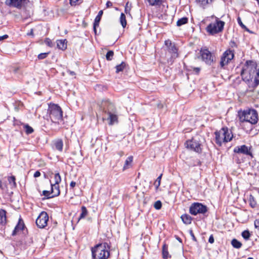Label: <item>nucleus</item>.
<instances>
[{"mask_svg":"<svg viewBox=\"0 0 259 259\" xmlns=\"http://www.w3.org/2000/svg\"><path fill=\"white\" fill-rule=\"evenodd\" d=\"M241 75L246 82L253 79L254 87H257L259 84V69L256 62L253 60L246 61L242 69Z\"/></svg>","mask_w":259,"mask_h":259,"instance_id":"obj_1","label":"nucleus"},{"mask_svg":"<svg viewBox=\"0 0 259 259\" xmlns=\"http://www.w3.org/2000/svg\"><path fill=\"white\" fill-rule=\"evenodd\" d=\"M110 247L107 242L97 245L92 249L93 259H107L110 255Z\"/></svg>","mask_w":259,"mask_h":259,"instance_id":"obj_2","label":"nucleus"},{"mask_svg":"<svg viewBox=\"0 0 259 259\" xmlns=\"http://www.w3.org/2000/svg\"><path fill=\"white\" fill-rule=\"evenodd\" d=\"M215 134V142L219 146H222L224 143L230 141L233 138V134L231 130L227 127H223L220 130L216 131Z\"/></svg>","mask_w":259,"mask_h":259,"instance_id":"obj_3","label":"nucleus"},{"mask_svg":"<svg viewBox=\"0 0 259 259\" xmlns=\"http://www.w3.org/2000/svg\"><path fill=\"white\" fill-rule=\"evenodd\" d=\"M240 122H248L252 124H256L258 121L257 112L253 109H249L238 112Z\"/></svg>","mask_w":259,"mask_h":259,"instance_id":"obj_4","label":"nucleus"},{"mask_svg":"<svg viewBox=\"0 0 259 259\" xmlns=\"http://www.w3.org/2000/svg\"><path fill=\"white\" fill-rule=\"evenodd\" d=\"M48 113L52 122L59 123L63 121V111L58 104L50 103L49 105Z\"/></svg>","mask_w":259,"mask_h":259,"instance_id":"obj_5","label":"nucleus"},{"mask_svg":"<svg viewBox=\"0 0 259 259\" xmlns=\"http://www.w3.org/2000/svg\"><path fill=\"white\" fill-rule=\"evenodd\" d=\"M225 22L223 21L216 20L214 23L209 24L206 27V30L210 34H214L222 32L224 29Z\"/></svg>","mask_w":259,"mask_h":259,"instance_id":"obj_6","label":"nucleus"},{"mask_svg":"<svg viewBox=\"0 0 259 259\" xmlns=\"http://www.w3.org/2000/svg\"><path fill=\"white\" fill-rule=\"evenodd\" d=\"M207 211V206L198 202L192 203L189 208V212L194 215H196L199 213L204 214Z\"/></svg>","mask_w":259,"mask_h":259,"instance_id":"obj_7","label":"nucleus"},{"mask_svg":"<svg viewBox=\"0 0 259 259\" xmlns=\"http://www.w3.org/2000/svg\"><path fill=\"white\" fill-rule=\"evenodd\" d=\"M187 148L198 153H201L202 151V145L199 141L193 138L191 140L187 141L185 143Z\"/></svg>","mask_w":259,"mask_h":259,"instance_id":"obj_8","label":"nucleus"},{"mask_svg":"<svg viewBox=\"0 0 259 259\" xmlns=\"http://www.w3.org/2000/svg\"><path fill=\"white\" fill-rule=\"evenodd\" d=\"M234 53L233 50L230 49L226 50L221 57L220 61V66L221 68H224L229 62L233 59Z\"/></svg>","mask_w":259,"mask_h":259,"instance_id":"obj_9","label":"nucleus"},{"mask_svg":"<svg viewBox=\"0 0 259 259\" xmlns=\"http://www.w3.org/2000/svg\"><path fill=\"white\" fill-rule=\"evenodd\" d=\"M49 221V216L45 211H42L37 218L35 223L37 226L40 229L44 228Z\"/></svg>","mask_w":259,"mask_h":259,"instance_id":"obj_10","label":"nucleus"},{"mask_svg":"<svg viewBox=\"0 0 259 259\" xmlns=\"http://www.w3.org/2000/svg\"><path fill=\"white\" fill-rule=\"evenodd\" d=\"M202 60L206 64L210 65L213 61L211 52L207 49H201L200 51Z\"/></svg>","mask_w":259,"mask_h":259,"instance_id":"obj_11","label":"nucleus"},{"mask_svg":"<svg viewBox=\"0 0 259 259\" xmlns=\"http://www.w3.org/2000/svg\"><path fill=\"white\" fill-rule=\"evenodd\" d=\"M234 152L236 153L243 154L247 156L253 157L251 147L247 146L245 145L238 146L234 148Z\"/></svg>","mask_w":259,"mask_h":259,"instance_id":"obj_12","label":"nucleus"},{"mask_svg":"<svg viewBox=\"0 0 259 259\" xmlns=\"http://www.w3.org/2000/svg\"><path fill=\"white\" fill-rule=\"evenodd\" d=\"M28 2V0H6L5 4L10 7L21 9Z\"/></svg>","mask_w":259,"mask_h":259,"instance_id":"obj_13","label":"nucleus"},{"mask_svg":"<svg viewBox=\"0 0 259 259\" xmlns=\"http://www.w3.org/2000/svg\"><path fill=\"white\" fill-rule=\"evenodd\" d=\"M103 112L107 114H111L116 112L114 105L108 100H105L102 103Z\"/></svg>","mask_w":259,"mask_h":259,"instance_id":"obj_14","label":"nucleus"},{"mask_svg":"<svg viewBox=\"0 0 259 259\" xmlns=\"http://www.w3.org/2000/svg\"><path fill=\"white\" fill-rule=\"evenodd\" d=\"M25 228V226L23 220L20 218L17 225L15 226L12 235H16L19 232L23 231Z\"/></svg>","mask_w":259,"mask_h":259,"instance_id":"obj_15","label":"nucleus"},{"mask_svg":"<svg viewBox=\"0 0 259 259\" xmlns=\"http://www.w3.org/2000/svg\"><path fill=\"white\" fill-rule=\"evenodd\" d=\"M178 49L175 44H174L171 47H169L168 52L171 54V58L172 59H175L179 57V53L178 52Z\"/></svg>","mask_w":259,"mask_h":259,"instance_id":"obj_16","label":"nucleus"},{"mask_svg":"<svg viewBox=\"0 0 259 259\" xmlns=\"http://www.w3.org/2000/svg\"><path fill=\"white\" fill-rule=\"evenodd\" d=\"M103 14V12L102 10H101L99 12L97 16L96 17L94 22V31L95 33H96L97 30L96 27H98L99 25L100 21H101L102 16Z\"/></svg>","mask_w":259,"mask_h":259,"instance_id":"obj_17","label":"nucleus"},{"mask_svg":"<svg viewBox=\"0 0 259 259\" xmlns=\"http://www.w3.org/2000/svg\"><path fill=\"white\" fill-rule=\"evenodd\" d=\"M107 115H108L107 119L109 120V124L113 125L115 123H117L118 117L116 114V112Z\"/></svg>","mask_w":259,"mask_h":259,"instance_id":"obj_18","label":"nucleus"},{"mask_svg":"<svg viewBox=\"0 0 259 259\" xmlns=\"http://www.w3.org/2000/svg\"><path fill=\"white\" fill-rule=\"evenodd\" d=\"M60 189L59 184H51V192L53 197L58 196L60 194Z\"/></svg>","mask_w":259,"mask_h":259,"instance_id":"obj_19","label":"nucleus"},{"mask_svg":"<svg viewBox=\"0 0 259 259\" xmlns=\"http://www.w3.org/2000/svg\"><path fill=\"white\" fill-rule=\"evenodd\" d=\"M213 0H195L196 4L200 7L205 8L207 5L211 4Z\"/></svg>","mask_w":259,"mask_h":259,"instance_id":"obj_20","label":"nucleus"},{"mask_svg":"<svg viewBox=\"0 0 259 259\" xmlns=\"http://www.w3.org/2000/svg\"><path fill=\"white\" fill-rule=\"evenodd\" d=\"M57 46L59 49L65 50L67 48L66 39H59L57 40Z\"/></svg>","mask_w":259,"mask_h":259,"instance_id":"obj_21","label":"nucleus"},{"mask_svg":"<svg viewBox=\"0 0 259 259\" xmlns=\"http://www.w3.org/2000/svg\"><path fill=\"white\" fill-rule=\"evenodd\" d=\"M54 145L56 150L59 151H62L63 142L62 139H57L54 141Z\"/></svg>","mask_w":259,"mask_h":259,"instance_id":"obj_22","label":"nucleus"},{"mask_svg":"<svg viewBox=\"0 0 259 259\" xmlns=\"http://www.w3.org/2000/svg\"><path fill=\"white\" fill-rule=\"evenodd\" d=\"M6 211L4 209H0V225H5L6 223Z\"/></svg>","mask_w":259,"mask_h":259,"instance_id":"obj_23","label":"nucleus"},{"mask_svg":"<svg viewBox=\"0 0 259 259\" xmlns=\"http://www.w3.org/2000/svg\"><path fill=\"white\" fill-rule=\"evenodd\" d=\"M181 218L183 222L186 225L190 224L192 220V217L188 214L182 215Z\"/></svg>","mask_w":259,"mask_h":259,"instance_id":"obj_24","label":"nucleus"},{"mask_svg":"<svg viewBox=\"0 0 259 259\" xmlns=\"http://www.w3.org/2000/svg\"><path fill=\"white\" fill-rule=\"evenodd\" d=\"M231 244L233 247L239 249L241 247L242 244L236 239H233L231 241Z\"/></svg>","mask_w":259,"mask_h":259,"instance_id":"obj_25","label":"nucleus"},{"mask_svg":"<svg viewBox=\"0 0 259 259\" xmlns=\"http://www.w3.org/2000/svg\"><path fill=\"white\" fill-rule=\"evenodd\" d=\"M188 19L187 17H183L179 19L177 22V25L178 26H181L184 24L188 23Z\"/></svg>","mask_w":259,"mask_h":259,"instance_id":"obj_26","label":"nucleus"},{"mask_svg":"<svg viewBox=\"0 0 259 259\" xmlns=\"http://www.w3.org/2000/svg\"><path fill=\"white\" fill-rule=\"evenodd\" d=\"M81 213H80L79 217V220H81L82 219L84 218L88 214V211L86 208V207L84 206H82L81 207Z\"/></svg>","mask_w":259,"mask_h":259,"instance_id":"obj_27","label":"nucleus"},{"mask_svg":"<svg viewBox=\"0 0 259 259\" xmlns=\"http://www.w3.org/2000/svg\"><path fill=\"white\" fill-rule=\"evenodd\" d=\"M249 205L252 208H255L256 206V202L255 201L254 197L252 195H250L249 196Z\"/></svg>","mask_w":259,"mask_h":259,"instance_id":"obj_28","label":"nucleus"},{"mask_svg":"<svg viewBox=\"0 0 259 259\" xmlns=\"http://www.w3.org/2000/svg\"><path fill=\"white\" fill-rule=\"evenodd\" d=\"M120 22L123 28H125L126 25V20L125 15L121 13L120 17Z\"/></svg>","mask_w":259,"mask_h":259,"instance_id":"obj_29","label":"nucleus"},{"mask_svg":"<svg viewBox=\"0 0 259 259\" xmlns=\"http://www.w3.org/2000/svg\"><path fill=\"white\" fill-rule=\"evenodd\" d=\"M8 181L10 185L12 186L13 187H16L17 185L16 183V178L14 176H12L11 177H8Z\"/></svg>","mask_w":259,"mask_h":259,"instance_id":"obj_30","label":"nucleus"},{"mask_svg":"<svg viewBox=\"0 0 259 259\" xmlns=\"http://www.w3.org/2000/svg\"><path fill=\"white\" fill-rule=\"evenodd\" d=\"M125 67V63L122 62L120 64L116 66V72L119 73V72L123 71Z\"/></svg>","mask_w":259,"mask_h":259,"instance_id":"obj_31","label":"nucleus"},{"mask_svg":"<svg viewBox=\"0 0 259 259\" xmlns=\"http://www.w3.org/2000/svg\"><path fill=\"white\" fill-rule=\"evenodd\" d=\"M148 2L151 6H160L161 4L162 0H148Z\"/></svg>","mask_w":259,"mask_h":259,"instance_id":"obj_32","label":"nucleus"},{"mask_svg":"<svg viewBox=\"0 0 259 259\" xmlns=\"http://www.w3.org/2000/svg\"><path fill=\"white\" fill-rule=\"evenodd\" d=\"M24 128L25 130V133L27 135L31 134L34 131L33 128L28 124L24 125Z\"/></svg>","mask_w":259,"mask_h":259,"instance_id":"obj_33","label":"nucleus"},{"mask_svg":"<svg viewBox=\"0 0 259 259\" xmlns=\"http://www.w3.org/2000/svg\"><path fill=\"white\" fill-rule=\"evenodd\" d=\"M162 255L164 258H167L168 257V252L167 247L166 245H163L162 247Z\"/></svg>","mask_w":259,"mask_h":259,"instance_id":"obj_34","label":"nucleus"},{"mask_svg":"<svg viewBox=\"0 0 259 259\" xmlns=\"http://www.w3.org/2000/svg\"><path fill=\"white\" fill-rule=\"evenodd\" d=\"M242 237L246 240H248L250 237V234L248 230H245L242 232Z\"/></svg>","mask_w":259,"mask_h":259,"instance_id":"obj_35","label":"nucleus"},{"mask_svg":"<svg viewBox=\"0 0 259 259\" xmlns=\"http://www.w3.org/2000/svg\"><path fill=\"white\" fill-rule=\"evenodd\" d=\"M162 175L161 174L156 180L155 183H154V185L155 186V188L156 190H157L159 188V187L160 186V182H161V177H162Z\"/></svg>","mask_w":259,"mask_h":259,"instance_id":"obj_36","label":"nucleus"},{"mask_svg":"<svg viewBox=\"0 0 259 259\" xmlns=\"http://www.w3.org/2000/svg\"><path fill=\"white\" fill-rule=\"evenodd\" d=\"M114 55V52L113 51H109L106 55V58L108 61H111L113 59Z\"/></svg>","mask_w":259,"mask_h":259,"instance_id":"obj_37","label":"nucleus"},{"mask_svg":"<svg viewBox=\"0 0 259 259\" xmlns=\"http://www.w3.org/2000/svg\"><path fill=\"white\" fill-rule=\"evenodd\" d=\"M55 179V184H59L61 181V178L59 175V172L55 174L54 176Z\"/></svg>","mask_w":259,"mask_h":259,"instance_id":"obj_38","label":"nucleus"},{"mask_svg":"<svg viewBox=\"0 0 259 259\" xmlns=\"http://www.w3.org/2000/svg\"><path fill=\"white\" fill-rule=\"evenodd\" d=\"M154 208L157 209H160L162 207V203L160 200L156 201L154 204Z\"/></svg>","mask_w":259,"mask_h":259,"instance_id":"obj_39","label":"nucleus"},{"mask_svg":"<svg viewBox=\"0 0 259 259\" xmlns=\"http://www.w3.org/2000/svg\"><path fill=\"white\" fill-rule=\"evenodd\" d=\"M42 194L47 197L48 199L53 198V195H52V193H51V192L47 190H44L42 191Z\"/></svg>","mask_w":259,"mask_h":259,"instance_id":"obj_40","label":"nucleus"},{"mask_svg":"<svg viewBox=\"0 0 259 259\" xmlns=\"http://www.w3.org/2000/svg\"><path fill=\"white\" fill-rule=\"evenodd\" d=\"M49 53H50L49 52L40 53L38 55L37 58L39 60H42V59H45L47 57V56H48Z\"/></svg>","mask_w":259,"mask_h":259,"instance_id":"obj_41","label":"nucleus"},{"mask_svg":"<svg viewBox=\"0 0 259 259\" xmlns=\"http://www.w3.org/2000/svg\"><path fill=\"white\" fill-rule=\"evenodd\" d=\"M45 43L49 47H52L53 43L49 38H46L44 41Z\"/></svg>","mask_w":259,"mask_h":259,"instance_id":"obj_42","label":"nucleus"},{"mask_svg":"<svg viewBox=\"0 0 259 259\" xmlns=\"http://www.w3.org/2000/svg\"><path fill=\"white\" fill-rule=\"evenodd\" d=\"M165 45L167 47V49H169V47L172 46L174 43H172L171 41L169 39L166 40L164 42Z\"/></svg>","mask_w":259,"mask_h":259,"instance_id":"obj_43","label":"nucleus"},{"mask_svg":"<svg viewBox=\"0 0 259 259\" xmlns=\"http://www.w3.org/2000/svg\"><path fill=\"white\" fill-rule=\"evenodd\" d=\"M128 3L127 2L126 4V5L125 6V9H124V12L125 13L127 14H130V12L131 11V7H128Z\"/></svg>","mask_w":259,"mask_h":259,"instance_id":"obj_44","label":"nucleus"},{"mask_svg":"<svg viewBox=\"0 0 259 259\" xmlns=\"http://www.w3.org/2000/svg\"><path fill=\"white\" fill-rule=\"evenodd\" d=\"M237 22L239 25L242 28H246V26L243 24V23L241 21V18L240 17H238L237 18Z\"/></svg>","mask_w":259,"mask_h":259,"instance_id":"obj_45","label":"nucleus"},{"mask_svg":"<svg viewBox=\"0 0 259 259\" xmlns=\"http://www.w3.org/2000/svg\"><path fill=\"white\" fill-rule=\"evenodd\" d=\"M131 163H125L122 170H124L125 169L128 168L130 167L131 166Z\"/></svg>","mask_w":259,"mask_h":259,"instance_id":"obj_46","label":"nucleus"},{"mask_svg":"<svg viewBox=\"0 0 259 259\" xmlns=\"http://www.w3.org/2000/svg\"><path fill=\"white\" fill-rule=\"evenodd\" d=\"M189 233H190L191 236L192 237V239H193V240H194V241H197L196 238L194 236L193 231L192 230H190L189 231Z\"/></svg>","mask_w":259,"mask_h":259,"instance_id":"obj_47","label":"nucleus"},{"mask_svg":"<svg viewBox=\"0 0 259 259\" xmlns=\"http://www.w3.org/2000/svg\"><path fill=\"white\" fill-rule=\"evenodd\" d=\"M254 224L255 228L259 229V220H255L254 221Z\"/></svg>","mask_w":259,"mask_h":259,"instance_id":"obj_48","label":"nucleus"},{"mask_svg":"<svg viewBox=\"0 0 259 259\" xmlns=\"http://www.w3.org/2000/svg\"><path fill=\"white\" fill-rule=\"evenodd\" d=\"M214 238H213V236L212 235H211L209 237V239H208V242L210 243H213L214 242Z\"/></svg>","mask_w":259,"mask_h":259,"instance_id":"obj_49","label":"nucleus"},{"mask_svg":"<svg viewBox=\"0 0 259 259\" xmlns=\"http://www.w3.org/2000/svg\"><path fill=\"white\" fill-rule=\"evenodd\" d=\"M8 37H9V36L7 34H5L3 36H0V41L3 40L4 39H6L8 38Z\"/></svg>","mask_w":259,"mask_h":259,"instance_id":"obj_50","label":"nucleus"},{"mask_svg":"<svg viewBox=\"0 0 259 259\" xmlns=\"http://www.w3.org/2000/svg\"><path fill=\"white\" fill-rule=\"evenodd\" d=\"M133 160V156H128L125 162H132Z\"/></svg>","mask_w":259,"mask_h":259,"instance_id":"obj_51","label":"nucleus"},{"mask_svg":"<svg viewBox=\"0 0 259 259\" xmlns=\"http://www.w3.org/2000/svg\"><path fill=\"white\" fill-rule=\"evenodd\" d=\"M193 71H195L196 74H198L200 71V68L199 67H194Z\"/></svg>","mask_w":259,"mask_h":259,"instance_id":"obj_52","label":"nucleus"},{"mask_svg":"<svg viewBox=\"0 0 259 259\" xmlns=\"http://www.w3.org/2000/svg\"><path fill=\"white\" fill-rule=\"evenodd\" d=\"M40 176V173L38 170H37L35 172V173L34 174L33 177L34 178H37V177H39Z\"/></svg>","mask_w":259,"mask_h":259,"instance_id":"obj_53","label":"nucleus"},{"mask_svg":"<svg viewBox=\"0 0 259 259\" xmlns=\"http://www.w3.org/2000/svg\"><path fill=\"white\" fill-rule=\"evenodd\" d=\"M106 5L107 8L111 7H112V5H113L112 3L110 1H107Z\"/></svg>","mask_w":259,"mask_h":259,"instance_id":"obj_54","label":"nucleus"},{"mask_svg":"<svg viewBox=\"0 0 259 259\" xmlns=\"http://www.w3.org/2000/svg\"><path fill=\"white\" fill-rule=\"evenodd\" d=\"M230 46L232 48L236 47V44L234 41H231L230 42Z\"/></svg>","mask_w":259,"mask_h":259,"instance_id":"obj_55","label":"nucleus"},{"mask_svg":"<svg viewBox=\"0 0 259 259\" xmlns=\"http://www.w3.org/2000/svg\"><path fill=\"white\" fill-rule=\"evenodd\" d=\"M76 185V183L74 181H71L70 184V187L71 188H74Z\"/></svg>","mask_w":259,"mask_h":259,"instance_id":"obj_56","label":"nucleus"},{"mask_svg":"<svg viewBox=\"0 0 259 259\" xmlns=\"http://www.w3.org/2000/svg\"><path fill=\"white\" fill-rule=\"evenodd\" d=\"M67 73H68L70 75L74 76L75 75V72L73 71H71L70 70H67Z\"/></svg>","mask_w":259,"mask_h":259,"instance_id":"obj_57","label":"nucleus"},{"mask_svg":"<svg viewBox=\"0 0 259 259\" xmlns=\"http://www.w3.org/2000/svg\"><path fill=\"white\" fill-rule=\"evenodd\" d=\"M0 188L3 189L2 181L0 180Z\"/></svg>","mask_w":259,"mask_h":259,"instance_id":"obj_58","label":"nucleus"},{"mask_svg":"<svg viewBox=\"0 0 259 259\" xmlns=\"http://www.w3.org/2000/svg\"><path fill=\"white\" fill-rule=\"evenodd\" d=\"M247 259H253V258L249 257L247 258Z\"/></svg>","mask_w":259,"mask_h":259,"instance_id":"obj_59","label":"nucleus"},{"mask_svg":"<svg viewBox=\"0 0 259 259\" xmlns=\"http://www.w3.org/2000/svg\"><path fill=\"white\" fill-rule=\"evenodd\" d=\"M32 33H33V31H32V30H31V32H30V34H32Z\"/></svg>","mask_w":259,"mask_h":259,"instance_id":"obj_60","label":"nucleus"}]
</instances>
